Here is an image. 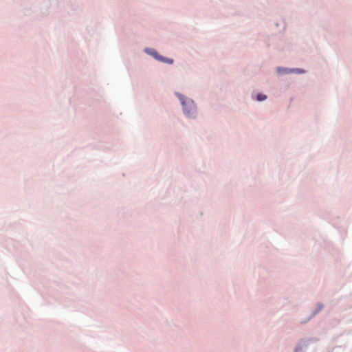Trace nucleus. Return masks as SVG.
Wrapping results in <instances>:
<instances>
[{
  "label": "nucleus",
  "mask_w": 352,
  "mask_h": 352,
  "mask_svg": "<svg viewBox=\"0 0 352 352\" xmlns=\"http://www.w3.org/2000/svg\"><path fill=\"white\" fill-rule=\"evenodd\" d=\"M295 70H296V72H298V73H302V72H303V71H302V70L299 69H295Z\"/></svg>",
  "instance_id": "obj_5"
},
{
  "label": "nucleus",
  "mask_w": 352,
  "mask_h": 352,
  "mask_svg": "<svg viewBox=\"0 0 352 352\" xmlns=\"http://www.w3.org/2000/svg\"><path fill=\"white\" fill-rule=\"evenodd\" d=\"M266 96L264 95V94H259L257 95V100L258 101H263V100H265L266 99Z\"/></svg>",
  "instance_id": "obj_4"
},
{
  "label": "nucleus",
  "mask_w": 352,
  "mask_h": 352,
  "mask_svg": "<svg viewBox=\"0 0 352 352\" xmlns=\"http://www.w3.org/2000/svg\"><path fill=\"white\" fill-rule=\"evenodd\" d=\"M149 54H151L156 59H158L159 56H160V55L155 50H150Z\"/></svg>",
  "instance_id": "obj_3"
},
{
  "label": "nucleus",
  "mask_w": 352,
  "mask_h": 352,
  "mask_svg": "<svg viewBox=\"0 0 352 352\" xmlns=\"http://www.w3.org/2000/svg\"><path fill=\"white\" fill-rule=\"evenodd\" d=\"M182 100V104H183V106L184 107L185 104H184V102Z\"/></svg>",
  "instance_id": "obj_6"
},
{
  "label": "nucleus",
  "mask_w": 352,
  "mask_h": 352,
  "mask_svg": "<svg viewBox=\"0 0 352 352\" xmlns=\"http://www.w3.org/2000/svg\"><path fill=\"white\" fill-rule=\"evenodd\" d=\"M157 60H161V61L164 62V63H169V64H172L173 63V59L168 58H165V57H164L162 56H159Z\"/></svg>",
  "instance_id": "obj_1"
},
{
  "label": "nucleus",
  "mask_w": 352,
  "mask_h": 352,
  "mask_svg": "<svg viewBox=\"0 0 352 352\" xmlns=\"http://www.w3.org/2000/svg\"><path fill=\"white\" fill-rule=\"evenodd\" d=\"M190 109L189 111H187L186 107H184V112L186 115H188V116H190V114H192L193 113V111H194V105H193V103L192 102H191V104H190Z\"/></svg>",
  "instance_id": "obj_2"
}]
</instances>
